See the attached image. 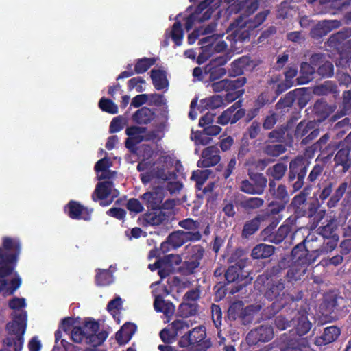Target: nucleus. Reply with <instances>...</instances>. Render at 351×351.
I'll return each instance as SVG.
<instances>
[{
    "mask_svg": "<svg viewBox=\"0 0 351 351\" xmlns=\"http://www.w3.org/2000/svg\"><path fill=\"white\" fill-rule=\"evenodd\" d=\"M22 245L17 237L5 236L2 237V247H0V278L12 275L15 270Z\"/></svg>",
    "mask_w": 351,
    "mask_h": 351,
    "instance_id": "obj_1",
    "label": "nucleus"
},
{
    "mask_svg": "<svg viewBox=\"0 0 351 351\" xmlns=\"http://www.w3.org/2000/svg\"><path fill=\"white\" fill-rule=\"evenodd\" d=\"M27 328V313L22 311L16 314L12 320L6 325L10 334L15 337H8L3 339V344L8 348L14 347V351H21L24 342L23 335Z\"/></svg>",
    "mask_w": 351,
    "mask_h": 351,
    "instance_id": "obj_2",
    "label": "nucleus"
},
{
    "mask_svg": "<svg viewBox=\"0 0 351 351\" xmlns=\"http://www.w3.org/2000/svg\"><path fill=\"white\" fill-rule=\"evenodd\" d=\"M309 165L310 161L302 155L295 156L290 161L288 181L291 182L295 180L292 184L294 191H298L303 187Z\"/></svg>",
    "mask_w": 351,
    "mask_h": 351,
    "instance_id": "obj_3",
    "label": "nucleus"
},
{
    "mask_svg": "<svg viewBox=\"0 0 351 351\" xmlns=\"http://www.w3.org/2000/svg\"><path fill=\"white\" fill-rule=\"evenodd\" d=\"M311 190V186L310 185L306 186L291 200V206L298 218L302 217H312L317 212L318 208L317 204L307 202Z\"/></svg>",
    "mask_w": 351,
    "mask_h": 351,
    "instance_id": "obj_4",
    "label": "nucleus"
},
{
    "mask_svg": "<svg viewBox=\"0 0 351 351\" xmlns=\"http://www.w3.org/2000/svg\"><path fill=\"white\" fill-rule=\"evenodd\" d=\"M185 261L179 270L186 276L191 275L195 272V270L200 266L201 261L205 254L204 247L199 244L188 246L186 248Z\"/></svg>",
    "mask_w": 351,
    "mask_h": 351,
    "instance_id": "obj_5",
    "label": "nucleus"
},
{
    "mask_svg": "<svg viewBox=\"0 0 351 351\" xmlns=\"http://www.w3.org/2000/svg\"><path fill=\"white\" fill-rule=\"evenodd\" d=\"M249 180H242L240 191L250 195H262L267 186V179L261 173L248 172Z\"/></svg>",
    "mask_w": 351,
    "mask_h": 351,
    "instance_id": "obj_6",
    "label": "nucleus"
},
{
    "mask_svg": "<svg viewBox=\"0 0 351 351\" xmlns=\"http://www.w3.org/2000/svg\"><path fill=\"white\" fill-rule=\"evenodd\" d=\"M319 129L315 121L302 120L294 130V137L300 140L302 145L310 144L319 134Z\"/></svg>",
    "mask_w": 351,
    "mask_h": 351,
    "instance_id": "obj_7",
    "label": "nucleus"
},
{
    "mask_svg": "<svg viewBox=\"0 0 351 351\" xmlns=\"http://www.w3.org/2000/svg\"><path fill=\"white\" fill-rule=\"evenodd\" d=\"M276 225L271 223L261 232V237L265 242L278 245L282 243L291 231V227L287 224L281 225L276 230Z\"/></svg>",
    "mask_w": 351,
    "mask_h": 351,
    "instance_id": "obj_8",
    "label": "nucleus"
},
{
    "mask_svg": "<svg viewBox=\"0 0 351 351\" xmlns=\"http://www.w3.org/2000/svg\"><path fill=\"white\" fill-rule=\"evenodd\" d=\"M233 259L234 255H232L228 259L230 265L224 274L227 284L239 283L247 278V275L243 271L246 261L242 258H239L235 261Z\"/></svg>",
    "mask_w": 351,
    "mask_h": 351,
    "instance_id": "obj_9",
    "label": "nucleus"
},
{
    "mask_svg": "<svg viewBox=\"0 0 351 351\" xmlns=\"http://www.w3.org/2000/svg\"><path fill=\"white\" fill-rule=\"evenodd\" d=\"M348 188V183L346 182H341L339 186L336 189L334 193L332 195L333 191V183L328 182L326 184L321 191L319 194V199L323 203L329 197L330 199L327 202V206L329 208L335 207L338 202L343 197Z\"/></svg>",
    "mask_w": 351,
    "mask_h": 351,
    "instance_id": "obj_10",
    "label": "nucleus"
},
{
    "mask_svg": "<svg viewBox=\"0 0 351 351\" xmlns=\"http://www.w3.org/2000/svg\"><path fill=\"white\" fill-rule=\"evenodd\" d=\"M113 187L114 184L112 181L106 180L98 182L91 195L93 201L95 202L100 201L99 204L103 207L110 205L112 204L113 198L109 201H106V199L111 194ZM118 195V191L115 190L113 193L112 197H117Z\"/></svg>",
    "mask_w": 351,
    "mask_h": 351,
    "instance_id": "obj_11",
    "label": "nucleus"
},
{
    "mask_svg": "<svg viewBox=\"0 0 351 351\" xmlns=\"http://www.w3.org/2000/svg\"><path fill=\"white\" fill-rule=\"evenodd\" d=\"M274 329L270 325L263 324L251 330L246 337V341L250 346H256L259 343L271 341L274 337Z\"/></svg>",
    "mask_w": 351,
    "mask_h": 351,
    "instance_id": "obj_12",
    "label": "nucleus"
},
{
    "mask_svg": "<svg viewBox=\"0 0 351 351\" xmlns=\"http://www.w3.org/2000/svg\"><path fill=\"white\" fill-rule=\"evenodd\" d=\"M228 58L227 55L217 56L204 66V73L209 75V81L214 82L221 78L226 73V69L223 66L227 63Z\"/></svg>",
    "mask_w": 351,
    "mask_h": 351,
    "instance_id": "obj_13",
    "label": "nucleus"
},
{
    "mask_svg": "<svg viewBox=\"0 0 351 351\" xmlns=\"http://www.w3.org/2000/svg\"><path fill=\"white\" fill-rule=\"evenodd\" d=\"M285 288V280L282 278L269 280L265 285L264 296L269 301L283 302V298L286 295L289 296V294H286Z\"/></svg>",
    "mask_w": 351,
    "mask_h": 351,
    "instance_id": "obj_14",
    "label": "nucleus"
},
{
    "mask_svg": "<svg viewBox=\"0 0 351 351\" xmlns=\"http://www.w3.org/2000/svg\"><path fill=\"white\" fill-rule=\"evenodd\" d=\"M317 233L323 238L324 249L322 252H331L337 246L339 240V236L337 234V228L332 223H327L318 228Z\"/></svg>",
    "mask_w": 351,
    "mask_h": 351,
    "instance_id": "obj_15",
    "label": "nucleus"
},
{
    "mask_svg": "<svg viewBox=\"0 0 351 351\" xmlns=\"http://www.w3.org/2000/svg\"><path fill=\"white\" fill-rule=\"evenodd\" d=\"M245 114V110L241 108V101H238L222 112L218 117L217 123L223 125L233 124L242 119Z\"/></svg>",
    "mask_w": 351,
    "mask_h": 351,
    "instance_id": "obj_16",
    "label": "nucleus"
},
{
    "mask_svg": "<svg viewBox=\"0 0 351 351\" xmlns=\"http://www.w3.org/2000/svg\"><path fill=\"white\" fill-rule=\"evenodd\" d=\"M64 213L72 219L90 221L93 210L84 207L80 202L70 200L64 208Z\"/></svg>",
    "mask_w": 351,
    "mask_h": 351,
    "instance_id": "obj_17",
    "label": "nucleus"
},
{
    "mask_svg": "<svg viewBox=\"0 0 351 351\" xmlns=\"http://www.w3.org/2000/svg\"><path fill=\"white\" fill-rule=\"evenodd\" d=\"M206 330L202 326H198L184 333L178 341L180 348H189L199 345L206 338Z\"/></svg>",
    "mask_w": 351,
    "mask_h": 351,
    "instance_id": "obj_18",
    "label": "nucleus"
},
{
    "mask_svg": "<svg viewBox=\"0 0 351 351\" xmlns=\"http://www.w3.org/2000/svg\"><path fill=\"white\" fill-rule=\"evenodd\" d=\"M306 239L297 244L291 252V257L293 263H299L300 265H310L315 262V258L305 245Z\"/></svg>",
    "mask_w": 351,
    "mask_h": 351,
    "instance_id": "obj_19",
    "label": "nucleus"
},
{
    "mask_svg": "<svg viewBox=\"0 0 351 351\" xmlns=\"http://www.w3.org/2000/svg\"><path fill=\"white\" fill-rule=\"evenodd\" d=\"M167 215L161 209H149L138 218V221L143 227L159 226L167 220Z\"/></svg>",
    "mask_w": 351,
    "mask_h": 351,
    "instance_id": "obj_20",
    "label": "nucleus"
},
{
    "mask_svg": "<svg viewBox=\"0 0 351 351\" xmlns=\"http://www.w3.org/2000/svg\"><path fill=\"white\" fill-rule=\"evenodd\" d=\"M219 149L217 145L207 147L202 152V158L197 162V166L201 168H207L217 165L220 160Z\"/></svg>",
    "mask_w": 351,
    "mask_h": 351,
    "instance_id": "obj_21",
    "label": "nucleus"
},
{
    "mask_svg": "<svg viewBox=\"0 0 351 351\" xmlns=\"http://www.w3.org/2000/svg\"><path fill=\"white\" fill-rule=\"evenodd\" d=\"M322 308L324 309L327 313H337L342 311L346 308L345 300L343 298L335 293H328L324 297L322 304Z\"/></svg>",
    "mask_w": 351,
    "mask_h": 351,
    "instance_id": "obj_22",
    "label": "nucleus"
},
{
    "mask_svg": "<svg viewBox=\"0 0 351 351\" xmlns=\"http://www.w3.org/2000/svg\"><path fill=\"white\" fill-rule=\"evenodd\" d=\"M255 66L254 61L250 56H243L234 60L230 64L228 73L230 76L237 77L243 74L245 71H250Z\"/></svg>",
    "mask_w": 351,
    "mask_h": 351,
    "instance_id": "obj_23",
    "label": "nucleus"
},
{
    "mask_svg": "<svg viewBox=\"0 0 351 351\" xmlns=\"http://www.w3.org/2000/svg\"><path fill=\"white\" fill-rule=\"evenodd\" d=\"M259 4V0H237L229 5L228 9L231 13L238 14L242 12L243 15L249 16L258 10Z\"/></svg>",
    "mask_w": 351,
    "mask_h": 351,
    "instance_id": "obj_24",
    "label": "nucleus"
},
{
    "mask_svg": "<svg viewBox=\"0 0 351 351\" xmlns=\"http://www.w3.org/2000/svg\"><path fill=\"white\" fill-rule=\"evenodd\" d=\"M141 198L149 209H161L164 193L161 188H157L154 191H147L143 193Z\"/></svg>",
    "mask_w": 351,
    "mask_h": 351,
    "instance_id": "obj_25",
    "label": "nucleus"
},
{
    "mask_svg": "<svg viewBox=\"0 0 351 351\" xmlns=\"http://www.w3.org/2000/svg\"><path fill=\"white\" fill-rule=\"evenodd\" d=\"M340 334L341 329L336 326L326 327L322 334L315 339V344L322 346L332 343L338 339Z\"/></svg>",
    "mask_w": 351,
    "mask_h": 351,
    "instance_id": "obj_26",
    "label": "nucleus"
},
{
    "mask_svg": "<svg viewBox=\"0 0 351 351\" xmlns=\"http://www.w3.org/2000/svg\"><path fill=\"white\" fill-rule=\"evenodd\" d=\"M292 320L295 322V328L299 336L307 334L311 328L312 324L308 320V313L305 310L298 311Z\"/></svg>",
    "mask_w": 351,
    "mask_h": 351,
    "instance_id": "obj_27",
    "label": "nucleus"
},
{
    "mask_svg": "<svg viewBox=\"0 0 351 351\" xmlns=\"http://www.w3.org/2000/svg\"><path fill=\"white\" fill-rule=\"evenodd\" d=\"M266 219V215L258 214L253 219L247 221L243 227L241 236L243 238L247 239L256 232L261 226V222Z\"/></svg>",
    "mask_w": 351,
    "mask_h": 351,
    "instance_id": "obj_28",
    "label": "nucleus"
},
{
    "mask_svg": "<svg viewBox=\"0 0 351 351\" xmlns=\"http://www.w3.org/2000/svg\"><path fill=\"white\" fill-rule=\"evenodd\" d=\"M137 326L132 322L125 323L116 332L115 339L119 345H124L129 342L135 333Z\"/></svg>",
    "mask_w": 351,
    "mask_h": 351,
    "instance_id": "obj_29",
    "label": "nucleus"
},
{
    "mask_svg": "<svg viewBox=\"0 0 351 351\" xmlns=\"http://www.w3.org/2000/svg\"><path fill=\"white\" fill-rule=\"evenodd\" d=\"M289 267V258L282 257L278 263L272 267L267 268L263 273V276L269 280L277 278Z\"/></svg>",
    "mask_w": 351,
    "mask_h": 351,
    "instance_id": "obj_30",
    "label": "nucleus"
},
{
    "mask_svg": "<svg viewBox=\"0 0 351 351\" xmlns=\"http://www.w3.org/2000/svg\"><path fill=\"white\" fill-rule=\"evenodd\" d=\"M183 36L184 32L182 23L180 21H177L173 23L169 34L166 32L165 39L162 45L164 47H167L169 45V38L171 37L176 45L180 46L182 44Z\"/></svg>",
    "mask_w": 351,
    "mask_h": 351,
    "instance_id": "obj_31",
    "label": "nucleus"
},
{
    "mask_svg": "<svg viewBox=\"0 0 351 351\" xmlns=\"http://www.w3.org/2000/svg\"><path fill=\"white\" fill-rule=\"evenodd\" d=\"M155 112L147 107L137 110L132 116V121L138 125H147L155 118Z\"/></svg>",
    "mask_w": 351,
    "mask_h": 351,
    "instance_id": "obj_32",
    "label": "nucleus"
},
{
    "mask_svg": "<svg viewBox=\"0 0 351 351\" xmlns=\"http://www.w3.org/2000/svg\"><path fill=\"white\" fill-rule=\"evenodd\" d=\"M308 266L295 263H293L291 265L289 264L285 275L287 282H294L301 280L302 277L305 274Z\"/></svg>",
    "mask_w": 351,
    "mask_h": 351,
    "instance_id": "obj_33",
    "label": "nucleus"
},
{
    "mask_svg": "<svg viewBox=\"0 0 351 351\" xmlns=\"http://www.w3.org/2000/svg\"><path fill=\"white\" fill-rule=\"evenodd\" d=\"M333 21H319L313 26L310 32V36L314 39H319L330 32L333 28Z\"/></svg>",
    "mask_w": 351,
    "mask_h": 351,
    "instance_id": "obj_34",
    "label": "nucleus"
},
{
    "mask_svg": "<svg viewBox=\"0 0 351 351\" xmlns=\"http://www.w3.org/2000/svg\"><path fill=\"white\" fill-rule=\"evenodd\" d=\"M351 149L349 146H342L337 152L334 161L335 165H341L343 167L344 172L347 171L350 167V153Z\"/></svg>",
    "mask_w": 351,
    "mask_h": 351,
    "instance_id": "obj_35",
    "label": "nucleus"
},
{
    "mask_svg": "<svg viewBox=\"0 0 351 351\" xmlns=\"http://www.w3.org/2000/svg\"><path fill=\"white\" fill-rule=\"evenodd\" d=\"M351 112V88L343 92L342 102L340 110L332 116L331 121H336L338 119L348 114Z\"/></svg>",
    "mask_w": 351,
    "mask_h": 351,
    "instance_id": "obj_36",
    "label": "nucleus"
},
{
    "mask_svg": "<svg viewBox=\"0 0 351 351\" xmlns=\"http://www.w3.org/2000/svg\"><path fill=\"white\" fill-rule=\"evenodd\" d=\"M275 252V247L265 243L256 245L252 250L251 256L253 259H264L270 257Z\"/></svg>",
    "mask_w": 351,
    "mask_h": 351,
    "instance_id": "obj_37",
    "label": "nucleus"
},
{
    "mask_svg": "<svg viewBox=\"0 0 351 351\" xmlns=\"http://www.w3.org/2000/svg\"><path fill=\"white\" fill-rule=\"evenodd\" d=\"M315 71V67L308 62H302L300 64V76L296 79L298 84H306L313 78Z\"/></svg>",
    "mask_w": 351,
    "mask_h": 351,
    "instance_id": "obj_38",
    "label": "nucleus"
},
{
    "mask_svg": "<svg viewBox=\"0 0 351 351\" xmlns=\"http://www.w3.org/2000/svg\"><path fill=\"white\" fill-rule=\"evenodd\" d=\"M150 77L154 88L160 90L167 88L169 85L165 71L160 69H152Z\"/></svg>",
    "mask_w": 351,
    "mask_h": 351,
    "instance_id": "obj_39",
    "label": "nucleus"
},
{
    "mask_svg": "<svg viewBox=\"0 0 351 351\" xmlns=\"http://www.w3.org/2000/svg\"><path fill=\"white\" fill-rule=\"evenodd\" d=\"M95 284L99 287L108 286L113 282L114 276L112 271L107 269H97L95 270Z\"/></svg>",
    "mask_w": 351,
    "mask_h": 351,
    "instance_id": "obj_40",
    "label": "nucleus"
},
{
    "mask_svg": "<svg viewBox=\"0 0 351 351\" xmlns=\"http://www.w3.org/2000/svg\"><path fill=\"white\" fill-rule=\"evenodd\" d=\"M264 199L257 197H245L240 201L239 206L244 210L250 212L262 207L264 204Z\"/></svg>",
    "mask_w": 351,
    "mask_h": 351,
    "instance_id": "obj_41",
    "label": "nucleus"
},
{
    "mask_svg": "<svg viewBox=\"0 0 351 351\" xmlns=\"http://www.w3.org/2000/svg\"><path fill=\"white\" fill-rule=\"evenodd\" d=\"M22 283V280L21 277L16 273L15 277L12 278L9 282V287H6L8 285L7 280L4 278H0V293L5 289V293L7 295H11L14 293V292L21 287Z\"/></svg>",
    "mask_w": 351,
    "mask_h": 351,
    "instance_id": "obj_42",
    "label": "nucleus"
},
{
    "mask_svg": "<svg viewBox=\"0 0 351 351\" xmlns=\"http://www.w3.org/2000/svg\"><path fill=\"white\" fill-rule=\"evenodd\" d=\"M198 304L196 302H183L178 306V314L182 317H189L197 314Z\"/></svg>",
    "mask_w": 351,
    "mask_h": 351,
    "instance_id": "obj_43",
    "label": "nucleus"
},
{
    "mask_svg": "<svg viewBox=\"0 0 351 351\" xmlns=\"http://www.w3.org/2000/svg\"><path fill=\"white\" fill-rule=\"evenodd\" d=\"M173 262L176 264L180 262V258L179 256H176L173 254H169L165 256L163 258L158 259L154 264H149L148 265V268L154 271L156 269H159L160 267H163L167 265H171Z\"/></svg>",
    "mask_w": 351,
    "mask_h": 351,
    "instance_id": "obj_44",
    "label": "nucleus"
},
{
    "mask_svg": "<svg viewBox=\"0 0 351 351\" xmlns=\"http://www.w3.org/2000/svg\"><path fill=\"white\" fill-rule=\"evenodd\" d=\"M156 62L155 58H143L136 60L134 66V72L137 74L145 73Z\"/></svg>",
    "mask_w": 351,
    "mask_h": 351,
    "instance_id": "obj_45",
    "label": "nucleus"
},
{
    "mask_svg": "<svg viewBox=\"0 0 351 351\" xmlns=\"http://www.w3.org/2000/svg\"><path fill=\"white\" fill-rule=\"evenodd\" d=\"M315 114L322 119H326L330 113V107L323 99L316 101L313 106Z\"/></svg>",
    "mask_w": 351,
    "mask_h": 351,
    "instance_id": "obj_46",
    "label": "nucleus"
},
{
    "mask_svg": "<svg viewBox=\"0 0 351 351\" xmlns=\"http://www.w3.org/2000/svg\"><path fill=\"white\" fill-rule=\"evenodd\" d=\"M276 99V97H273L269 90H265L257 96L254 105L260 110L264 106L272 104Z\"/></svg>",
    "mask_w": 351,
    "mask_h": 351,
    "instance_id": "obj_47",
    "label": "nucleus"
},
{
    "mask_svg": "<svg viewBox=\"0 0 351 351\" xmlns=\"http://www.w3.org/2000/svg\"><path fill=\"white\" fill-rule=\"evenodd\" d=\"M287 170V165L282 162H278L272 167L269 168L267 170V173L274 180H280L284 177Z\"/></svg>",
    "mask_w": 351,
    "mask_h": 351,
    "instance_id": "obj_48",
    "label": "nucleus"
},
{
    "mask_svg": "<svg viewBox=\"0 0 351 351\" xmlns=\"http://www.w3.org/2000/svg\"><path fill=\"white\" fill-rule=\"evenodd\" d=\"M261 309L260 305H249L243 307L242 313L239 319L243 324L250 323L253 319V313L258 311Z\"/></svg>",
    "mask_w": 351,
    "mask_h": 351,
    "instance_id": "obj_49",
    "label": "nucleus"
},
{
    "mask_svg": "<svg viewBox=\"0 0 351 351\" xmlns=\"http://www.w3.org/2000/svg\"><path fill=\"white\" fill-rule=\"evenodd\" d=\"M285 145L282 144H269L263 148V152L267 156L278 157L286 152Z\"/></svg>",
    "mask_w": 351,
    "mask_h": 351,
    "instance_id": "obj_50",
    "label": "nucleus"
},
{
    "mask_svg": "<svg viewBox=\"0 0 351 351\" xmlns=\"http://www.w3.org/2000/svg\"><path fill=\"white\" fill-rule=\"evenodd\" d=\"M296 90H297L289 92L285 95L284 97L280 98L276 104V109L283 110L285 108L291 107L296 100L295 95V92Z\"/></svg>",
    "mask_w": 351,
    "mask_h": 351,
    "instance_id": "obj_51",
    "label": "nucleus"
},
{
    "mask_svg": "<svg viewBox=\"0 0 351 351\" xmlns=\"http://www.w3.org/2000/svg\"><path fill=\"white\" fill-rule=\"evenodd\" d=\"M286 302H274L269 306H267L266 308L264 309L263 313V318L265 319H271L278 311H280V310L286 306Z\"/></svg>",
    "mask_w": 351,
    "mask_h": 351,
    "instance_id": "obj_52",
    "label": "nucleus"
},
{
    "mask_svg": "<svg viewBox=\"0 0 351 351\" xmlns=\"http://www.w3.org/2000/svg\"><path fill=\"white\" fill-rule=\"evenodd\" d=\"M99 107L103 111L109 114H115L118 113V106L111 99L101 97L99 101Z\"/></svg>",
    "mask_w": 351,
    "mask_h": 351,
    "instance_id": "obj_53",
    "label": "nucleus"
},
{
    "mask_svg": "<svg viewBox=\"0 0 351 351\" xmlns=\"http://www.w3.org/2000/svg\"><path fill=\"white\" fill-rule=\"evenodd\" d=\"M270 195L274 199L283 202L284 203L287 204L289 201V195L287 186L282 184H279Z\"/></svg>",
    "mask_w": 351,
    "mask_h": 351,
    "instance_id": "obj_54",
    "label": "nucleus"
},
{
    "mask_svg": "<svg viewBox=\"0 0 351 351\" xmlns=\"http://www.w3.org/2000/svg\"><path fill=\"white\" fill-rule=\"evenodd\" d=\"M244 304L241 301H237L232 303L228 310V318L230 320L235 321L239 319L242 313Z\"/></svg>",
    "mask_w": 351,
    "mask_h": 351,
    "instance_id": "obj_55",
    "label": "nucleus"
},
{
    "mask_svg": "<svg viewBox=\"0 0 351 351\" xmlns=\"http://www.w3.org/2000/svg\"><path fill=\"white\" fill-rule=\"evenodd\" d=\"M325 167L326 165L324 162L316 163L307 176L308 182L315 183L322 176Z\"/></svg>",
    "mask_w": 351,
    "mask_h": 351,
    "instance_id": "obj_56",
    "label": "nucleus"
},
{
    "mask_svg": "<svg viewBox=\"0 0 351 351\" xmlns=\"http://www.w3.org/2000/svg\"><path fill=\"white\" fill-rule=\"evenodd\" d=\"M169 326H171L174 334L177 337L179 335H182L185 332V330H188L191 326V324L188 321L182 319L174 320Z\"/></svg>",
    "mask_w": 351,
    "mask_h": 351,
    "instance_id": "obj_57",
    "label": "nucleus"
},
{
    "mask_svg": "<svg viewBox=\"0 0 351 351\" xmlns=\"http://www.w3.org/2000/svg\"><path fill=\"white\" fill-rule=\"evenodd\" d=\"M179 226L188 231H197L202 228L201 221L186 218L178 222Z\"/></svg>",
    "mask_w": 351,
    "mask_h": 351,
    "instance_id": "obj_58",
    "label": "nucleus"
},
{
    "mask_svg": "<svg viewBox=\"0 0 351 351\" xmlns=\"http://www.w3.org/2000/svg\"><path fill=\"white\" fill-rule=\"evenodd\" d=\"M317 72L322 77H330L334 73L333 64L328 60H326L318 66Z\"/></svg>",
    "mask_w": 351,
    "mask_h": 351,
    "instance_id": "obj_59",
    "label": "nucleus"
},
{
    "mask_svg": "<svg viewBox=\"0 0 351 351\" xmlns=\"http://www.w3.org/2000/svg\"><path fill=\"white\" fill-rule=\"evenodd\" d=\"M167 249L168 245H171L173 248H178L184 245L180 230L174 231L171 233L167 238Z\"/></svg>",
    "mask_w": 351,
    "mask_h": 351,
    "instance_id": "obj_60",
    "label": "nucleus"
},
{
    "mask_svg": "<svg viewBox=\"0 0 351 351\" xmlns=\"http://www.w3.org/2000/svg\"><path fill=\"white\" fill-rule=\"evenodd\" d=\"M211 317L215 326L219 329L222 324V311L219 305L215 304L211 305Z\"/></svg>",
    "mask_w": 351,
    "mask_h": 351,
    "instance_id": "obj_61",
    "label": "nucleus"
},
{
    "mask_svg": "<svg viewBox=\"0 0 351 351\" xmlns=\"http://www.w3.org/2000/svg\"><path fill=\"white\" fill-rule=\"evenodd\" d=\"M201 102L206 103L205 107L210 109H216L224 104L223 97L219 95H213L208 99L202 100Z\"/></svg>",
    "mask_w": 351,
    "mask_h": 351,
    "instance_id": "obj_62",
    "label": "nucleus"
},
{
    "mask_svg": "<svg viewBox=\"0 0 351 351\" xmlns=\"http://www.w3.org/2000/svg\"><path fill=\"white\" fill-rule=\"evenodd\" d=\"M180 234L184 244L189 241H199L202 239V235L199 230L197 231H184L180 230Z\"/></svg>",
    "mask_w": 351,
    "mask_h": 351,
    "instance_id": "obj_63",
    "label": "nucleus"
},
{
    "mask_svg": "<svg viewBox=\"0 0 351 351\" xmlns=\"http://www.w3.org/2000/svg\"><path fill=\"white\" fill-rule=\"evenodd\" d=\"M345 40V34L343 32H339L336 34L331 35L328 39V45L335 49H339L342 42Z\"/></svg>",
    "mask_w": 351,
    "mask_h": 351,
    "instance_id": "obj_64",
    "label": "nucleus"
}]
</instances>
